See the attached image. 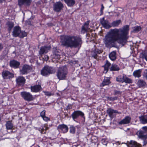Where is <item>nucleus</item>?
Wrapping results in <instances>:
<instances>
[{"label":"nucleus","instance_id":"obj_24","mask_svg":"<svg viewBox=\"0 0 147 147\" xmlns=\"http://www.w3.org/2000/svg\"><path fill=\"white\" fill-rule=\"evenodd\" d=\"M140 123L143 124H147V115H141L139 117Z\"/></svg>","mask_w":147,"mask_h":147},{"label":"nucleus","instance_id":"obj_8","mask_svg":"<svg viewBox=\"0 0 147 147\" xmlns=\"http://www.w3.org/2000/svg\"><path fill=\"white\" fill-rule=\"evenodd\" d=\"M51 47L50 46H42L40 47L38 53L39 55L42 57V55L47 53L50 50Z\"/></svg>","mask_w":147,"mask_h":147},{"label":"nucleus","instance_id":"obj_44","mask_svg":"<svg viewBox=\"0 0 147 147\" xmlns=\"http://www.w3.org/2000/svg\"><path fill=\"white\" fill-rule=\"evenodd\" d=\"M141 129L143 130H144L145 131L146 134L147 133V126L142 127Z\"/></svg>","mask_w":147,"mask_h":147},{"label":"nucleus","instance_id":"obj_31","mask_svg":"<svg viewBox=\"0 0 147 147\" xmlns=\"http://www.w3.org/2000/svg\"><path fill=\"white\" fill-rule=\"evenodd\" d=\"M142 70L140 69L134 71L133 73V75L135 77L139 78L141 76Z\"/></svg>","mask_w":147,"mask_h":147},{"label":"nucleus","instance_id":"obj_51","mask_svg":"<svg viewBox=\"0 0 147 147\" xmlns=\"http://www.w3.org/2000/svg\"><path fill=\"white\" fill-rule=\"evenodd\" d=\"M144 77L147 80V69H146L144 71Z\"/></svg>","mask_w":147,"mask_h":147},{"label":"nucleus","instance_id":"obj_2","mask_svg":"<svg viewBox=\"0 0 147 147\" xmlns=\"http://www.w3.org/2000/svg\"><path fill=\"white\" fill-rule=\"evenodd\" d=\"M61 45L71 48L80 47L82 43L81 38L79 36L68 35L60 36Z\"/></svg>","mask_w":147,"mask_h":147},{"label":"nucleus","instance_id":"obj_22","mask_svg":"<svg viewBox=\"0 0 147 147\" xmlns=\"http://www.w3.org/2000/svg\"><path fill=\"white\" fill-rule=\"evenodd\" d=\"M102 53L101 50L97 49H96L93 51L91 53V55L92 57L96 59L97 58V55Z\"/></svg>","mask_w":147,"mask_h":147},{"label":"nucleus","instance_id":"obj_37","mask_svg":"<svg viewBox=\"0 0 147 147\" xmlns=\"http://www.w3.org/2000/svg\"><path fill=\"white\" fill-rule=\"evenodd\" d=\"M123 82H125L127 83H131L132 82V80L127 77H126V76L125 75V77L124 79Z\"/></svg>","mask_w":147,"mask_h":147},{"label":"nucleus","instance_id":"obj_55","mask_svg":"<svg viewBox=\"0 0 147 147\" xmlns=\"http://www.w3.org/2000/svg\"><path fill=\"white\" fill-rule=\"evenodd\" d=\"M67 108H68V109H71V108L70 107H69V105H68L67 107Z\"/></svg>","mask_w":147,"mask_h":147},{"label":"nucleus","instance_id":"obj_19","mask_svg":"<svg viewBox=\"0 0 147 147\" xmlns=\"http://www.w3.org/2000/svg\"><path fill=\"white\" fill-rule=\"evenodd\" d=\"M57 129L59 131H61L63 133H65L68 131V128L66 125L63 124L59 125L57 127Z\"/></svg>","mask_w":147,"mask_h":147},{"label":"nucleus","instance_id":"obj_4","mask_svg":"<svg viewBox=\"0 0 147 147\" xmlns=\"http://www.w3.org/2000/svg\"><path fill=\"white\" fill-rule=\"evenodd\" d=\"M12 35L14 37L19 36L20 38H23L27 36L26 32L24 31H21V28L18 26L14 27Z\"/></svg>","mask_w":147,"mask_h":147},{"label":"nucleus","instance_id":"obj_5","mask_svg":"<svg viewBox=\"0 0 147 147\" xmlns=\"http://www.w3.org/2000/svg\"><path fill=\"white\" fill-rule=\"evenodd\" d=\"M55 69L53 67L48 66H44L41 71V74L43 76H45L51 74L55 73Z\"/></svg>","mask_w":147,"mask_h":147},{"label":"nucleus","instance_id":"obj_36","mask_svg":"<svg viewBox=\"0 0 147 147\" xmlns=\"http://www.w3.org/2000/svg\"><path fill=\"white\" fill-rule=\"evenodd\" d=\"M121 22V21L120 20L113 21L111 24V27L112 26L114 27H117Z\"/></svg>","mask_w":147,"mask_h":147},{"label":"nucleus","instance_id":"obj_21","mask_svg":"<svg viewBox=\"0 0 147 147\" xmlns=\"http://www.w3.org/2000/svg\"><path fill=\"white\" fill-rule=\"evenodd\" d=\"M31 91L32 92H39L42 89L41 86L39 85H36L30 87Z\"/></svg>","mask_w":147,"mask_h":147},{"label":"nucleus","instance_id":"obj_53","mask_svg":"<svg viewBox=\"0 0 147 147\" xmlns=\"http://www.w3.org/2000/svg\"><path fill=\"white\" fill-rule=\"evenodd\" d=\"M44 127H45V130H46L49 129V127L47 126V124H45L44 125Z\"/></svg>","mask_w":147,"mask_h":147},{"label":"nucleus","instance_id":"obj_30","mask_svg":"<svg viewBox=\"0 0 147 147\" xmlns=\"http://www.w3.org/2000/svg\"><path fill=\"white\" fill-rule=\"evenodd\" d=\"M109 57L111 60L112 61H115L117 58L116 52L113 51L111 52L109 54Z\"/></svg>","mask_w":147,"mask_h":147},{"label":"nucleus","instance_id":"obj_46","mask_svg":"<svg viewBox=\"0 0 147 147\" xmlns=\"http://www.w3.org/2000/svg\"><path fill=\"white\" fill-rule=\"evenodd\" d=\"M49 57L47 55H45L44 57L43 58V60L45 61H47L49 59Z\"/></svg>","mask_w":147,"mask_h":147},{"label":"nucleus","instance_id":"obj_16","mask_svg":"<svg viewBox=\"0 0 147 147\" xmlns=\"http://www.w3.org/2000/svg\"><path fill=\"white\" fill-rule=\"evenodd\" d=\"M131 120V118L129 116H126L124 119H123L118 123L119 125H124L129 123Z\"/></svg>","mask_w":147,"mask_h":147},{"label":"nucleus","instance_id":"obj_27","mask_svg":"<svg viewBox=\"0 0 147 147\" xmlns=\"http://www.w3.org/2000/svg\"><path fill=\"white\" fill-rule=\"evenodd\" d=\"M129 144L132 147H141V145L136 141L131 140L129 142Z\"/></svg>","mask_w":147,"mask_h":147},{"label":"nucleus","instance_id":"obj_11","mask_svg":"<svg viewBox=\"0 0 147 147\" xmlns=\"http://www.w3.org/2000/svg\"><path fill=\"white\" fill-rule=\"evenodd\" d=\"M3 77L4 79H8L14 77V74L9 71L7 70L4 71L2 73Z\"/></svg>","mask_w":147,"mask_h":147},{"label":"nucleus","instance_id":"obj_20","mask_svg":"<svg viewBox=\"0 0 147 147\" xmlns=\"http://www.w3.org/2000/svg\"><path fill=\"white\" fill-rule=\"evenodd\" d=\"M16 81L18 85L23 86L25 83V79L23 77L19 76L16 78Z\"/></svg>","mask_w":147,"mask_h":147},{"label":"nucleus","instance_id":"obj_38","mask_svg":"<svg viewBox=\"0 0 147 147\" xmlns=\"http://www.w3.org/2000/svg\"><path fill=\"white\" fill-rule=\"evenodd\" d=\"M76 131V129L75 127L71 125L70 127L69 132L70 133L74 134Z\"/></svg>","mask_w":147,"mask_h":147},{"label":"nucleus","instance_id":"obj_28","mask_svg":"<svg viewBox=\"0 0 147 147\" xmlns=\"http://www.w3.org/2000/svg\"><path fill=\"white\" fill-rule=\"evenodd\" d=\"M111 63L108 61H106V63L103 66L104 67V73L106 74L109 70V68L111 65Z\"/></svg>","mask_w":147,"mask_h":147},{"label":"nucleus","instance_id":"obj_15","mask_svg":"<svg viewBox=\"0 0 147 147\" xmlns=\"http://www.w3.org/2000/svg\"><path fill=\"white\" fill-rule=\"evenodd\" d=\"M30 3V0H18V4L20 7L24 5L28 7Z\"/></svg>","mask_w":147,"mask_h":147},{"label":"nucleus","instance_id":"obj_29","mask_svg":"<svg viewBox=\"0 0 147 147\" xmlns=\"http://www.w3.org/2000/svg\"><path fill=\"white\" fill-rule=\"evenodd\" d=\"M65 3L69 7L73 6L75 3V0H64Z\"/></svg>","mask_w":147,"mask_h":147},{"label":"nucleus","instance_id":"obj_6","mask_svg":"<svg viewBox=\"0 0 147 147\" xmlns=\"http://www.w3.org/2000/svg\"><path fill=\"white\" fill-rule=\"evenodd\" d=\"M20 94L23 98L26 101H30L33 100V98L32 94L29 92H23L20 93Z\"/></svg>","mask_w":147,"mask_h":147},{"label":"nucleus","instance_id":"obj_49","mask_svg":"<svg viewBox=\"0 0 147 147\" xmlns=\"http://www.w3.org/2000/svg\"><path fill=\"white\" fill-rule=\"evenodd\" d=\"M143 140V146H145L147 144V140H146V139H144Z\"/></svg>","mask_w":147,"mask_h":147},{"label":"nucleus","instance_id":"obj_42","mask_svg":"<svg viewBox=\"0 0 147 147\" xmlns=\"http://www.w3.org/2000/svg\"><path fill=\"white\" fill-rule=\"evenodd\" d=\"M45 111L43 110L40 113V115L42 118L45 116Z\"/></svg>","mask_w":147,"mask_h":147},{"label":"nucleus","instance_id":"obj_41","mask_svg":"<svg viewBox=\"0 0 147 147\" xmlns=\"http://www.w3.org/2000/svg\"><path fill=\"white\" fill-rule=\"evenodd\" d=\"M117 97L116 96L113 97H108V99L110 101H114L115 100H117Z\"/></svg>","mask_w":147,"mask_h":147},{"label":"nucleus","instance_id":"obj_52","mask_svg":"<svg viewBox=\"0 0 147 147\" xmlns=\"http://www.w3.org/2000/svg\"><path fill=\"white\" fill-rule=\"evenodd\" d=\"M104 9V7L102 4L101 5V8L100 9V12L101 13L103 12V11Z\"/></svg>","mask_w":147,"mask_h":147},{"label":"nucleus","instance_id":"obj_17","mask_svg":"<svg viewBox=\"0 0 147 147\" xmlns=\"http://www.w3.org/2000/svg\"><path fill=\"white\" fill-rule=\"evenodd\" d=\"M53 58L55 59L57 61L59 60L60 58V53L59 51L56 48H54L53 51Z\"/></svg>","mask_w":147,"mask_h":147},{"label":"nucleus","instance_id":"obj_23","mask_svg":"<svg viewBox=\"0 0 147 147\" xmlns=\"http://www.w3.org/2000/svg\"><path fill=\"white\" fill-rule=\"evenodd\" d=\"M9 64L11 67L17 68L19 67L20 63L16 61L13 60L10 61Z\"/></svg>","mask_w":147,"mask_h":147},{"label":"nucleus","instance_id":"obj_40","mask_svg":"<svg viewBox=\"0 0 147 147\" xmlns=\"http://www.w3.org/2000/svg\"><path fill=\"white\" fill-rule=\"evenodd\" d=\"M122 92L120 91L115 90L114 91V94L115 95H121V94Z\"/></svg>","mask_w":147,"mask_h":147},{"label":"nucleus","instance_id":"obj_13","mask_svg":"<svg viewBox=\"0 0 147 147\" xmlns=\"http://www.w3.org/2000/svg\"><path fill=\"white\" fill-rule=\"evenodd\" d=\"M31 68V67L28 65H24L22 66V69H20V74L22 75L27 74L28 71Z\"/></svg>","mask_w":147,"mask_h":147},{"label":"nucleus","instance_id":"obj_26","mask_svg":"<svg viewBox=\"0 0 147 147\" xmlns=\"http://www.w3.org/2000/svg\"><path fill=\"white\" fill-rule=\"evenodd\" d=\"M110 83V78L105 77L102 83L101 84L100 86H105L109 85Z\"/></svg>","mask_w":147,"mask_h":147},{"label":"nucleus","instance_id":"obj_12","mask_svg":"<svg viewBox=\"0 0 147 147\" xmlns=\"http://www.w3.org/2000/svg\"><path fill=\"white\" fill-rule=\"evenodd\" d=\"M107 112L109 116L111 118V119L115 116L116 113H118L117 111L114 110L111 108H109L107 109Z\"/></svg>","mask_w":147,"mask_h":147},{"label":"nucleus","instance_id":"obj_25","mask_svg":"<svg viewBox=\"0 0 147 147\" xmlns=\"http://www.w3.org/2000/svg\"><path fill=\"white\" fill-rule=\"evenodd\" d=\"M14 25L13 22H12L8 21L7 22L6 24V27L9 32H10Z\"/></svg>","mask_w":147,"mask_h":147},{"label":"nucleus","instance_id":"obj_50","mask_svg":"<svg viewBox=\"0 0 147 147\" xmlns=\"http://www.w3.org/2000/svg\"><path fill=\"white\" fill-rule=\"evenodd\" d=\"M101 142L104 145H107V143L106 142H105V139H102L101 140Z\"/></svg>","mask_w":147,"mask_h":147},{"label":"nucleus","instance_id":"obj_54","mask_svg":"<svg viewBox=\"0 0 147 147\" xmlns=\"http://www.w3.org/2000/svg\"><path fill=\"white\" fill-rule=\"evenodd\" d=\"M3 45L0 43V51H1L3 49Z\"/></svg>","mask_w":147,"mask_h":147},{"label":"nucleus","instance_id":"obj_14","mask_svg":"<svg viewBox=\"0 0 147 147\" xmlns=\"http://www.w3.org/2000/svg\"><path fill=\"white\" fill-rule=\"evenodd\" d=\"M100 22L102 26L106 29H108L111 27V24L108 20H105L104 18L100 20Z\"/></svg>","mask_w":147,"mask_h":147},{"label":"nucleus","instance_id":"obj_56","mask_svg":"<svg viewBox=\"0 0 147 147\" xmlns=\"http://www.w3.org/2000/svg\"><path fill=\"white\" fill-rule=\"evenodd\" d=\"M28 22H29V23H28V24H29V25H30L31 24V22H29V21H28Z\"/></svg>","mask_w":147,"mask_h":147},{"label":"nucleus","instance_id":"obj_39","mask_svg":"<svg viewBox=\"0 0 147 147\" xmlns=\"http://www.w3.org/2000/svg\"><path fill=\"white\" fill-rule=\"evenodd\" d=\"M141 28L140 26H136L134 28V30L135 31L138 32L140 30Z\"/></svg>","mask_w":147,"mask_h":147},{"label":"nucleus","instance_id":"obj_47","mask_svg":"<svg viewBox=\"0 0 147 147\" xmlns=\"http://www.w3.org/2000/svg\"><path fill=\"white\" fill-rule=\"evenodd\" d=\"M45 95L47 96H51L52 95L51 93L49 92H44Z\"/></svg>","mask_w":147,"mask_h":147},{"label":"nucleus","instance_id":"obj_18","mask_svg":"<svg viewBox=\"0 0 147 147\" xmlns=\"http://www.w3.org/2000/svg\"><path fill=\"white\" fill-rule=\"evenodd\" d=\"M89 22L88 21L85 23L84 25L82 26L81 32L82 33L84 34L88 31L90 29L89 28Z\"/></svg>","mask_w":147,"mask_h":147},{"label":"nucleus","instance_id":"obj_3","mask_svg":"<svg viewBox=\"0 0 147 147\" xmlns=\"http://www.w3.org/2000/svg\"><path fill=\"white\" fill-rule=\"evenodd\" d=\"M68 73L67 67L65 65L59 67L57 72L56 76L59 80H65Z\"/></svg>","mask_w":147,"mask_h":147},{"label":"nucleus","instance_id":"obj_33","mask_svg":"<svg viewBox=\"0 0 147 147\" xmlns=\"http://www.w3.org/2000/svg\"><path fill=\"white\" fill-rule=\"evenodd\" d=\"M6 127L7 129H12L13 127V124L11 121H8L5 124Z\"/></svg>","mask_w":147,"mask_h":147},{"label":"nucleus","instance_id":"obj_57","mask_svg":"<svg viewBox=\"0 0 147 147\" xmlns=\"http://www.w3.org/2000/svg\"><path fill=\"white\" fill-rule=\"evenodd\" d=\"M3 1V0H0V3H1Z\"/></svg>","mask_w":147,"mask_h":147},{"label":"nucleus","instance_id":"obj_48","mask_svg":"<svg viewBox=\"0 0 147 147\" xmlns=\"http://www.w3.org/2000/svg\"><path fill=\"white\" fill-rule=\"evenodd\" d=\"M143 58H144L147 61V53H144L143 55Z\"/></svg>","mask_w":147,"mask_h":147},{"label":"nucleus","instance_id":"obj_7","mask_svg":"<svg viewBox=\"0 0 147 147\" xmlns=\"http://www.w3.org/2000/svg\"><path fill=\"white\" fill-rule=\"evenodd\" d=\"M80 116L83 117H84V114L80 111H75L71 115V117L73 120L75 121H76V120Z\"/></svg>","mask_w":147,"mask_h":147},{"label":"nucleus","instance_id":"obj_10","mask_svg":"<svg viewBox=\"0 0 147 147\" xmlns=\"http://www.w3.org/2000/svg\"><path fill=\"white\" fill-rule=\"evenodd\" d=\"M63 7V4L60 1L56 3L53 5V10L57 12L61 11Z\"/></svg>","mask_w":147,"mask_h":147},{"label":"nucleus","instance_id":"obj_35","mask_svg":"<svg viewBox=\"0 0 147 147\" xmlns=\"http://www.w3.org/2000/svg\"><path fill=\"white\" fill-rule=\"evenodd\" d=\"M125 77V75L123 74L122 75H119L116 78V80L118 82L123 83V82L124 79Z\"/></svg>","mask_w":147,"mask_h":147},{"label":"nucleus","instance_id":"obj_1","mask_svg":"<svg viewBox=\"0 0 147 147\" xmlns=\"http://www.w3.org/2000/svg\"><path fill=\"white\" fill-rule=\"evenodd\" d=\"M129 29V26H124L122 29H111L105 36L103 42L106 46L109 47L117 41L123 44L127 42V35Z\"/></svg>","mask_w":147,"mask_h":147},{"label":"nucleus","instance_id":"obj_32","mask_svg":"<svg viewBox=\"0 0 147 147\" xmlns=\"http://www.w3.org/2000/svg\"><path fill=\"white\" fill-rule=\"evenodd\" d=\"M137 84L140 87H143L146 86V83L143 80L140 79L138 80Z\"/></svg>","mask_w":147,"mask_h":147},{"label":"nucleus","instance_id":"obj_9","mask_svg":"<svg viewBox=\"0 0 147 147\" xmlns=\"http://www.w3.org/2000/svg\"><path fill=\"white\" fill-rule=\"evenodd\" d=\"M136 134L139 139L142 140L147 139V134H146L145 131L142 129L138 130Z\"/></svg>","mask_w":147,"mask_h":147},{"label":"nucleus","instance_id":"obj_45","mask_svg":"<svg viewBox=\"0 0 147 147\" xmlns=\"http://www.w3.org/2000/svg\"><path fill=\"white\" fill-rule=\"evenodd\" d=\"M44 128H39L38 129V130L40 132L41 134H46V131H44Z\"/></svg>","mask_w":147,"mask_h":147},{"label":"nucleus","instance_id":"obj_34","mask_svg":"<svg viewBox=\"0 0 147 147\" xmlns=\"http://www.w3.org/2000/svg\"><path fill=\"white\" fill-rule=\"evenodd\" d=\"M111 71H118L120 70V68L119 66L115 64H113L110 68Z\"/></svg>","mask_w":147,"mask_h":147},{"label":"nucleus","instance_id":"obj_43","mask_svg":"<svg viewBox=\"0 0 147 147\" xmlns=\"http://www.w3.org/2000/svg\"><path fill=\"white\" fill-rule=\"evenodd\" d=\"M43 120L46 121H49L50 120V119L49 118L46 116L42 117Z\"/></svg>","mask_w":147,"mask_h":147}]
</instances>
